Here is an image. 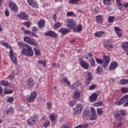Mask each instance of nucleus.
Here are the masks:
<instances>
[{"label":"nucleus","mask_w":128,"mask_h":128,"mask_svg":"<svg viewBox=\"0 0 128 128\" xmlns=\"http://www.w3.org/2000/svg\"><path fill=\"white\" fill-rule=\"evenodd\" d=\"M22 54L27 56H34V50L30 45L25 44V46L22 50Z\"/></svg>","instance_id":"1"},{"label":"nucleus","mask_w":128,"mask_h":128,"mask_svg":"<svg viewBox=\"0 0 128 128\" xmlns=\"http://www.w3.org/2000/svg\"><path fill=\"white\" fill-rule=\"evenodd\" d=\"M128 114L126 110H121L116 112L114 115V118L116 120H118L119 122H122L124 120V116H126Z\"/></svg>","instance_id":"2"},{"label":"nucleus","mask_w":128,"mask_h":128,"mask_svg":"<svg viewBox=\"0 0 128 128\" xmlns=\"http://www.w3.org/2000/svg\"><path fill=\"white\" fill-rule=\"evenodd\" d=\"M0 44H2V46H4L5 48H9L10 50V53H9L10 58L15 56L14 52V50H12V46H10L8 44V42H5L4 40H0Z\"/></svg>","instance_id":"3"},{"label":"nucleus","mask_w":128,"mask_h":128,"mask_svg":"<svg viewBox=\"0 0 128 128\" xmlns=\"http://www.w3.org/2000/svg\"><path fill=\"white\" fill-rule=\"evenodd\" d=\"M8 6L14 12V14H16V12H18V6L16 2L10 1L8 3Z\"/></svg>","instance_id":"4"},{"label":"nucleus","mask_w":128,"mask_h":128,"mask_svg":"<svg viewBox=\"0 0 128 128\" xmlns=\"http://www.w3.org/2000/svg\"><path fill=\"white\" fill-rule=\"evenodd\" d=\"M66 24L70 30H72L76 26V23L74 20L72 18H68Z\"/></svg>","instance_id":"5"},{"label":"nucleus","mask_w":128,"mask_h":128,"mask_svg":"<svg viewBox=\"0 0 128 128\" xmlns=\"http://www.w3.org/2000/svg\"><path fill=\"white\" fill-rule=\"evenodd\" d=\"M36 120H38V116L35 114L33 116H30V119L28 120L27 122L28 126H32L36 124Z\"/></svg>","instance_id":"6"},{"label":"nucleus","mask_w":128,"mask_h":128,"mask_svg":"<svg viewBox=\"0 0 128 128\" xmlns=\"http://www.w3.org/2000/svg\"><path fill=\"white\" fill-rule=\"evenodd\" d=\"M82 104H79L76 105V106L74 108V114L76 116V114H80L82 112Z\"/></svg>","instance_id":"7"},{"label":"nucleus","mask_w":128,"mask_h":128,"mask_svg":"<svg viewBox=\"0 0 128 128\" xmlns=\"http://www.w3.org/2000/svg\"><path fill=\"white\" fill-rule=\"evenodd\" d=\"M37 94L36 91H33L30 92L29 96L26 97L27 102H34V100L36 98Z\"/></svg>","instance_id":"8"},{"label":"nucleus","mask_w":128,"mask_h":128,"mask_svg":"<svg viewBox=\"0 0 128 128\" xmlns=\"http://www.w3.org/2000/svg\"><path fill=\"white\" fill-rule=\"evenodd\" d=\"M27 2L28 4H29V5L30 6H31V8H38L39 5L36 0H28Z\"/></svg>","instance_id":"9"},{"label":"nucleus","mask_w":128,"mask_h":128,"mask_svg":"<svg viewBox=\"0 0 128 128\" xmlns=\"http://www.w3.org/2000/svg\"><path fill=\"white\" fill-rule=\"evenodd\" d=\"M90 112L92 114L90 118V120H95L98 118V115L96 114V109H94V108L91 107Z\"/></svg>","instance_id":"10"},{"label":"nucleus","mask_w":128,"mask_h":128,"mask_svg":"<svg viewBox=\"0 0 128 128\" xmlns=\"http://www.w3.org/2000/svg\"><path fill=\"white\" fill-rule=\"evenodd\" d=\"M103 60L104 62L103 63V66L104 68H106L110 64V57L108 56L104 55L103 56Z\"/></svg>","instance_id":"11"},{"label":"nucleus","mask_w":128,"mask_h":128,"mask_svg":"<svg viewBox=\"0 0 128 128\" xmlns=\"http://www.w3.org/2000/svg\"><path fill=\"white\" fill-rule=\"evenodd\" d=\"M17 16L22 20H26L28 18V14L24 12H22L20 14H18Z\"/></svg>","instance_id":"12"},{"label":"nucleus","mask_w":128,"mask_h":128,"mask_svg":"<svg viewBox=\"0 0 128 128\" xmlns=\"http://www.w3.org/2000/svg\"><path fill=\"white\" fill-rule=\"evenodd\" d=\"M79 64L80 66H81L82 68H84V70H88V67L90 66V64L86 61L82 60H80Z\"/></svg>","instance_id":"13"},{"label":"nucleus","mask_w":128,"mask_h":128,"mask_svg":"<svg viewBox=\"0 0 128 128\" xmlns=\"http://www.w3.org/2000/svg\"><path fill=\"white\" fill-rule=\"evenodd\" d=\"M98 98V94L93 93L91 96H90L89 100L90 102H96Z\"/></svg>","instance_id":"14"},{"label":"nucleus","mask_w":128,"mask_h":128,"mask_svg":"<svg viewBox=\"0 0 128 128\" xmlns=\"http://www.w3.org/2000/svg\"><path fill=\"white\" fill-rule=\"evenodd\" d=\"M37 26L39 30L44 28V26H46V21L44 20V19L40 20L37 24Z\"/></svg>","instance_id":"15"},{"label":"nucleus","mask_w":128,"mask_h":128,"mask_svg":"<svg viewBox=\"0 0 128 128\" xmlns=\"http://www.w3.org/2000/svg\"><path fill=\"white\" fill-rule=\"evenodd\" d=\"M72 98L75 100H78L80 98V92L76 90L74 92Z\"/></svg>","instance_id":"16"},{"label":"nucleus","mask_w":128,"mask_h":128,"mask_svg":"<svg viewBox=\"0 0 128 128\" xmlns=\"http://www.w3.org/2000/svg\"><path fill=\"white\" fill-rule=\"evenodd\" d=\"M83 28L82 25L79 24L73 28V32H80L82 30Z\"/></svg>","instance_id":"17"},{"label":"nucleus","mask_w":128,"mask_h":128,"mask_svg":"<svg viewBox=\"0 0 128 128\" xmlns=\"http://www.w3.org/2000/svg\"><path fill=\"white\" fill-rule=\"evenodd\" d=\"M118 64L117 62H111L110 66V70H116V68H118Z\"/></svg>","instance_id":"18"},{"label":"nucleus","mask_w":128,"mask_h":128,"mask_svg":"<svg viewBox=\"0 0 128 128\" xmlns=\"http://www.w3.org/2000/svg\"><path fill=\"white\" fill-rule=\"evenodd\" d=\"M96 72L97 74H102L104 72V68L102 66H98L96 70Z\"/></svg>","instance_id":"19"},{"label":"nucleus","mask_w":128,"mask_h":128,"mask_svg":"<svg viewBox=\"0 0 128 128\" xmlns=\"http://www.w3.org/2000/svg\"><path fill=\"white\" fill-rule=\"evenodd\" d=\"M61 82L62 84L65 82V84L68 85L70 84V81L68 80V78L66 77L62 78L61 79Z\"/></svg>","instance_id":"20"},{"label":"nucleus","mask_w":128,"mask_h":128,"mask_svg":"<svg viewBox=\"0 0 128 128\" xmlns=\"http://www.w3.org/2000/svg\"><path fill=\"white\" fill-rule=\"evenodd\" d=\"M14 78H16V72L12 71L8 76V79L10 82H12L14 80Z\"/></svg>","instance_id":"21"},{"label":"nucleus","mask_w":128,"mask_h":128,"mask_svg":"<svg viewBox=\"0 0 128 128\" xmlns=\"http://www.w3.org/2000/svg\"><path fill=\"white\" fill-rule=\"evenodd\" d=\"M94 56V53L92 52H87L84 56V58L86 60H88L90 58H92Z\"/></svg>","instance_id":"22"},{"label":"nucleus","mask_w":128,"mask_h":128,"mask_svg":"<svg viewBox=\"0 0 128 128\" xmlns=\"http://www.w3.org/2000/svg\"><path fill=\"white\" fill-rule=\"evenodd\" d=\"M102 16L98 15L96 16V20L98 22V24H102V22H104V20H102Z\"/></svg>","instance_id":"23"},{"label":"nucleus","mask_w":128,"mask_h":128,"mask_svg":"<svg viewBox=\"0 0 128 128\" xmlns=\"http://www.w3.org/2000/svg\"><path fill=\"white\" fill-rule=\"evenodd\" d=\"M122 48H123L124 50L126 52V50H128V42H124L122 43Z\"/></svg>","instance_id":"24"},{"label":"nucleus","mask_w":128,"mask_h":128,"mask_svg":"<svg viewBox=\"0 0 128 128\" xmlns=\"http://www.w3.org/2000/svg\"><path fill=\"white\" fill-rule=\"evenodd\" d=\"M24 42H28V44H34V42L32 40H30V38L28 37H24Z\"/></svg>","instance_id":"25"},{"label":"nucleus","mask_w":128,"mask_h":128,"mask_svg":"<svg viewBox=\"0 0 128 128\" xmlns=\"http://www.w3.org/2000/svg\"><path fill=\"white\" fill-rule=\"evenodd\" d=\"M104 47L105 48H107V50H108V48H114V44H110V42H106L104 44Z\"/></svg>","instance_id":"26"},{"label":"nucleus","mask_w":128,"mask_h":128,"mask_svg":"<svg viewBox=\"0 0 128 128\" xmlns=\"http://www.w3.org/2000/svg\"><path fill=\"white\" fill-rule=\"evenodd\" d=\"M123 98L124 100H125V102H126L123 104V106L126 108V106H128V94L123 96Z\"/></svg>","instance_id":"27"},{"label":"nucleus","mask_w":128,"mask_h":128,"mask_svg":"<svg viewBox=\"0 0 128 128\" xmlns=\"http://www.w3.org/2000/svg\"><path fill=\"white\" fill-rule=\"evenodd\" d=\"M90 112L86 110H84L83 112V116L84 118H90L91 115Z\"/></svg>","instance_id":"28"},{"label":"nucleus","mask_w":128,"mask_h":128,"mask_svg":"<svg viewBox=\"0 0 128 128\" xmlns=\"http://www.w3.org/2000/svg\"><path fill=\"white\" fill-rule=\"evenodd\" d=\"M14 112V109L12 107H9L8 109L6 110V114H12Z\"/></svg>","instance_id":"29"},{"label":"nucleus","mask_w":128,"mask_h":128,"mask_svg":"<svg viewBox=\"0 0 128 128\" xmlns=\"http://www.w3.org/2000/svg\"><path fill=\"white\" fill-rule=\"evenodd\" d=\"M34 79L32 78H30L28 79V86L29 88H32L34 86Z\"/></svg>","instance_id":"30"},{"label":"nucleus","mask_w":128,"mask_h":128,"mask_svg":"<svg viewBox=\"0 0 128 128\" xmlns=\"http://www.w3.org/2000/svg\"><path fill=\"white\" fill-rule=\"evenodd\" d=\"M66 16L67 18H70V16H73L74 18H76V14H74L72 11L67 12Z\"/></svg>","instance_id":"31"},{"label":"nucleus","mask_w":128,"mask_h":128,"mask_svg":"<svg viewBox=\"0 0 128 128\" xmlns=\"http://www.w3.org/2000/svg\"><path fill=\"white\" fill-rule=\"evenodd\" d=\"M88 128V124H82L79 126H76L74 127V128Z\"/></svg>","instance_id":"32"},{"label":"nucleus","mask_w":128,"mask_h":128,"mask_svg":"<svg viewBox=\"0 0 128 128\" xmlns=\"http://www.w3.org/2000/svg\"><path fill=\"white\" fill-rule=\"evenodd\" d=\"M120 84H122V86L128 84V79H122L120 80Z\"/></svg>","instance_id":"33"},{"label":"nucleus","mask_w":128,"mask_h":128,"mask_svg":"<svg viewBox=\"0 0 128 128\" xmlns=\"http://www.w3.org/2000/svg\"><path fill=\"white\" fill-rule=\"evenodd\" d=\"M48 118L50 120L51 122H55L56 120V115L54 114H51L49 116Z\"/></svg>","instance_id":"34"},{"label":"nucleus","mask_w":128,"mask_h":128,"mask_svg":"<svg viewBox=\"0 0 128 128\" xmlns=\"http://www.w3.org/2000/svg\"><path fill=\"white\" fill-rule=\"evenodd\" d=\"M10 58L13 64H18V59L16 58V56L10 57Z\"/></svg>","instance_id":"35"},{"label":"nucleus","mask_w":128,"mask_h":128,"mask_svg":"<svg viewBox=\"0 0 128 128\" xmlns=\"http://www.w3.org/2000/svg\"><path fill=\"white\" fill-rule=\"evenodd\" d=\"M46 108L48 110H50L52 108V102H48L46 105Z\"/></svg>","instance_id":"36"},{"label":"nucleus","mask_w":128,"mask_h":128,"mask_svg":"<svg viewBox=\"0 0 128 128\" xmlns=\"http://www.w3.org/2000/svg\"><path fill=\"white\" fill-rule=\"evenodd\" d=\"M105 34L104 32H96L94 34V36L96 38H102V36H104Z\"/></svg>","instance_id":"37"},{"label":"nucleus","mask_w":128,"mask_h":128,"mask_svg":"<svg viewBox=\"0 0 128 128\" xmlns=\"http://www.w3.org/2000/svg\"><path fill=\"white\" fill-rule=\"evenodd\" d=\"M6 102L10 104H12L14 102V98L12 96H9Z\"/></svg>","instance_id":"38"},{"label":"nucleus","mask_w":128,"mask_h":128,"mask_svg":"<svg viewBox=\"0 0 128 128\" xmlns=\"http://www.w3.org/2000/svg\"><path fill=\"white\" fill-rule=\"evenodd\" d=\"M90 62L91 68H94V66H96V61H94V58H92L91 60H90Z\"/></svg>","instance_id":"39"},{"label":"nucleus","mask_w":128,"mask_h":128,"mask_svg":"<svg viewBox=\"0 0 128 128\" xmlns=\"http://www.w3.org/2000/svg\"><path fill=\"white\" fill-rule=\"evenodd\" d=\"M69 32V29L64 28H62L58 30V32Z\"/></svg>","instance_id":"40"},{"label":"nucleus","mask_w":128,"mask_h":128,"mask_svg":"<svg viewBox=\"0 0 128 128\" xmlns=\"http://www.w3.org/2000/svg\"><path fill=\"white\" fill-rule=\"evenodd\" d=\"M0 84L1 86H8L9 84L8 82L4 80H1Z\"/></svg>","instance_id":"41"},{"label":"nucleus","mask_w":128,"mask_h":128,"mask_svg":"<svg viewBox=\"0 0 128 128\" xmlns=\"http://www.w3.org/2000/svg\"><path fill=\"white\" fill-rule=\"evenodd\" d=\"M86 76H87V80L92 81V73L90 72H88L86 73Z\"/></svg>","instance_id":"42"},{"label":"nucleus","mask_w":128,"mask_h":128,"mask_svg":"<svg viewBox=\"0 0 128 128\" xmlns=\"http://www.w3.org/2000/svg\"><path fill=\"white\" fill-rule=\"evenodd\" d=\"M34 50L35 52L36 56H40V54H42V53H40V50L36 48H34Z\"/></svg>","instance_id":"43"},{"label":"nucleus","mask_w":128,"mask_h":128,"mask_svg":"<svg viewBox=\"0 0 128 128\" xmlns=\"http://www.w3.org/2000/svg\"><path fill=\"white\" fill-rule=\"evenodd\" d=\"M14 92V90H8L6 89H4V94H10Z\"/></svg>","instance_id":"44"},{"label":"nucleus","mask_w":128,"mask_h":128,"mask_svg":"<svg viewBox=\"0 0 128 128\" xmlns=\"http://www.w3.org/2000/svg\"><path fill=\"white\" fill-rule=\"evenodd\" d=\"M118 10H120V12H122V8H124V4H122V3H119L118 4H116Z\"/></svg>","instance_id":"45"},{"label":"nucleus","mask_w":128,"mask_h":128,"mask_svg":"<svg viewBox=\"0 0 128 128\" xmlns=\"http://www.w3.org/2000/svg\"><path fill=\"white\" fill-rule=\"evenodd\" d=\"M110 2H112V0H103V4L106 6H110L112 4Z\"/></svg>","instance_id":"46"},{"label":"nucleus","mask_w":128,"mask_h":128,"mask_svg":"<svg viewBox=\"0 0 128 128\" xmlns=\"http://www.w3.org/2000/svg\"><path fill=\"white\" fill-rule=\"evenodd\" d=\"M120 90L122 94H128V88L126 87L122 88Z\"/></svg>","instance_id":"47"},{"label":"nucleus","mask_w":128,"mask_h":128,"mask_svg":"<svg viewBox=\"0 0 128 128\" xmlns=\"http://www.w3.org/2000/svg\"><path fill=\"white\" fill-rule=\"evenodd\" d=\"M23 24H24V26L26 28H30V26H32V23H30V22L28 21L26 22H24Z\"/></svg>","instance_id":"48"},{"label":"nucleus","mask_w":128,"mask_h":128,"mask_svg":"<svg viewBox=\"0 0 128 128\" xmlns=\"http://www.w3.org/2000/svg\"><path fill=\"white\" fill-rule=\"evenodd\" d=\"M76 104V102L74 100H71L69 102V106L70 108H72V106H74Z\"/></svg>","instance_id":"49"},{"label":"nucleus","mask_w":128,"mask_h":128,"mask_svg":"<svg viewBox=\"0 0 128 128\" xmlns=\"http://www.w3.org/2000/svg\"><path fill=\"white\" fill-rule=\"evenodd\" d=\"M78 2H80V0H69V4H78Z\"/></svg>","instance_id":"50"},{"label":"nucleus","mask_w":128,"mask_h":128,"mask_svg":"<svg viewBox=\"0 0 128 128\" xmlns=\"http://www.w3.org/2000/svg\"><path fill=\"white\" fill-rule=\"evenodd\" d=\"M114 30H115V32H122V29H120L118 26H114Z\"/></svg>","instance_id":"51"},{"label":"nucleus","mask_w":128,"mask_h":128,"mask_svg":"<svg viewBox=\"0 0 128 128\" xmlns=\"http://www.w3.org/2000/svg\"><path fill=\"white\" fill-rule=\"evenodd\" d=\"M38 64H42V66H43L44 67L46 66V62L44 61L39 60H38Z\"/></svg>","instance_id":"52"},{"label":"nucleus","mask_w":128,"mask_h":128,"mask_svg":"<svg viewBox=\"0 0 128 128\" xmlns=\"http://www.w3.org/2000/svg\"><path fill=\"white\" fill-rule=\"evenodd\" d=\"M60 26H62V24L60 22H57L54 24V28H58L60 27Z\"/></svg>","instance_id":"53"},{"label":"nucleus","mask_w":128,"mask_h":128,"mask_svg":"<svg viewBox=\"0 0 128 128\" xmlns=\"http://www.w3.org/2000/svg\"><path fill=\"white\" fill-rule=\"evenodd\" d=\"M96 62H97V64H102L104 63V60H102L100 58H96Z\"/></svg>","instance_id":"54"},{"label":"nucleus","mask_w":128,"mask_h":128,"mask_svg":"<svg viewBox=\"0 0 128 128\" xmlns=\"http://www.w3.org/2000/svg\"><path fill=\"white\" fill-rule=\"evenodd\" d=\"M50 126V121H48L47 122H45L43 124V126H44V128H48V126Z\"/></svg>","instance_id":"55"},{"label":"nucleus","mask_w":128,"mask_h":128,"mask_svg":"<svg viewBox=\"0 0 128 128\" xmlns=\"http://www.w3.org/2000/svg\"><path fill=\"white\" fill-rule=\"evenodd\" d=\"M18 46H20V48H24V46H26V44H24V43H22V42H18Z\"/></svg>","instance_id":"56"},{"label":"nucleus","mask_w":128,"mask_h":128,"mask_svg":"<svg viewBox=\"0 0 128 128\" xmlns=\"http://www.w3.org/2000/svg\"><path fill=\"white\" fill-rule=\"evenodd\" d=\"M102 101H99L94 104V106H102Z\"/></svg>","instance_id":"57"},{"label":"nucleus","mask_w":128,"mask_h":128,"mask_svg":"<svg viewBox=\"0 0 128 128\" xmlns=\"http://www.w3.org/2000/svg\"><path fill=\"white\" fill-rule=\"evenodd\" d=\"M26 34H28L29 36H34V38H38V36H36V34L34 32H26Z\"/></svg>","instance_id":"58"},{"label":"nucleus","mask_w":128,"mask_h":128,"mask_svg":"<svg viewBox=\"0 0 128 128\" xmlns=\"http://www.w3.org/2000/svg\"><path fill=\"white\" fill-rule=\"evenodd\" d=\"M116 18L114 16H110L108 17V22H113Z\"/></svg>","instance_id":"59"},{"label":"nucleus","mask_w":128,"mask_h":128,"mask_svg":"<svg viewBox=\"0 0 128 128\" xmlns=\"http://www.w3.org/2000/svg\"><path fill=\"white\" fill-rule=\"evenodd\" d=\"M50 38H58V34L56 32H51L50 34Z\"/></svg>","instance_id":"60"},{"label":"nucleus","mask_w":128,"mask_h":128,"mask_svg":"<svg viewBox=\"0 0 128 128\" xmlns=\"http://www.w3.org/2000/svg\"><path fill=\"white\" fill-rule=\"evenodd\" d=\"M96 84H92L91 86H90V88H89V90H94V88H96L97 86Z\"/></svg>","instance_id":"61"},{"label":"nucleus","mask_w":128,"mask_h":128,"mask_svg":"<svg viewBox=\"0 0 128 128\" xmlns=\"http://www.w3.org/2000/svg\"><path fill=\"white\" fill-rule=\"evenodd\" d=\"M102 112H104V111H102V110L100 108H97V114L99 115L102 114Z\"/></svg>","instance_id":"62"},{"label":"nucleus","mask_w":128,"mask_h":128,"mask_svg":"<svg viewBox=\"0 0 128 128\" xmlns=\"http://www.w3.org/2000/svg\"><path fill=\"white\" fill-rule=\"evenodd\" d=\"M4 14L6 16H10V12H8V8H6Z\"/></svg>","instance_id":"63"},{"label":"nucleus","mask_w":128,"mask_h":128,"mask_svg":"<svg viewBox=\"0 0 128 128\" xmlns=\"http://www.w3.org/2000/svg\"><path fill=\"white\" fill-rule=\"evenodd\" d=\"M61 128H72L70 126H68V124H62Z\"/></svg>","instance_id":"64"}]
</instances>
